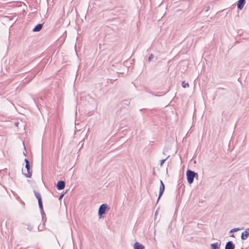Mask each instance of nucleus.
<instances>
[{"label": "nucleus", "instance_id": "nucleus-5", "mask_svg": "<svg viewBox=\"0 0 249 249\" xmlns=\"http://www.w3.org/2000/svg\"><path fill=\"white\" fill-rule=\"evenodd\" d=\"M25 168L26 169L27 174L23 173L24 175L27 178H31L32 173L30 172V165L29 162H28V163L26 164Z\"/></svg>", "mask_w": 249, "mask_h": 249}, {"label": "nucleus", "instance_id": "nucleus-3", "mask_svg": "<svg viewBox=\"0 0 249 249\" xmlns=\"http://www.w3.org/2000/svg\"><path fill=\"white\" fill-rule=\"evenodd\" d=\"M34 194L38 200L39 207L40 210H42V202L40 194L37 191H34Z\"/></svg>", "mask_w": 249, "mask_h": 249}, {"label": "nucleus", "instance_id": "nucleus-8", "mask_svg": "<svg viewBox=\"0 0 249 249\" xmlns=\"http://www.w3.org/2000/svg\"><path fill=\"white\" fill-rule=\"evenodd\" d=\"M221 246V242L219 241L215 243L211 244L210 245L211 249H219Z\"/></svg>", "mask_w": 249, "mask_h": 249}, {"label": "nucleus", "instance_id": "nucleus-4", "mask_svg": "<svg viewBox=\"0 0 249 249\" xmlns=\"http://www.w3.org/2000/svg\"><path fill=\"white\" fill-rule=\"evenodd\" d=\"M160 191H159V196H158V201H159V200L160 199V198L161 196L162 195V194L164 192V189H165V186H164V183L161 180H160Z\"/></svg>", "mask_w": 249, "mask_h": 249}, {"label": "nucleus", "instance_id": "nucleus-19", "mask_svg": "<svg viewBox=\"0 0 249 249\" xmlns=\"http://www.w3.org/2000/svg\"><path fill=\"white\" fill-rule=\"evenodd\" d=\"M24 160H25L26 164L27 163H28V162H29V160L27 159H25Z\"/></svg>", "mask_w": 249, "mask_h": 249}, {"label": "nucleus", "instance_id": "nucleus-10", "mask_svg": "<svg viewBox=\"0 0 249 249\" xmlns=\"http://www.w3.org/2000/svg\"><path fill=\"white\" fill-rule=\"evenodd\" d=\"M246 3L245 0H239L237 2V8L240 10H242Z\"/></svg>", "mask_w": 249, "mask_h": 249}, {"label": "nucleus", "instance_id": "nucleus-1", "mask_svg": "<svg viewBox=\"0 0 249 249\" xmlns=\"http://www.w3.org/2000/svg\"><path fill=\"white\" fill-rule=\"evenodd\" d=\"M186 176L188 182L191 184L193 182L194 178L197 177L198 175L194 171L188 169L186 172Z\"/></svg>", "mask_w": 249, "mask_h": 249}, {"label": "nucleus", "instance_id": "nucleus-6", "mask_svg": "<svg viewBox=\"0 0 249 249\" xmlns=\"http://www.w3.org/2000/svg\"><path fill=\"white\" fill-rule=\"evenodd\" d=\"M65 186V182L64 181H59L56 185L57 189L59 190H62L64 188Z\"/></svg>", "mask_w": 249, "mask_h": 249}, {"label": "nucleus", "instance_id": "nucleus-9", "mask_svg": "<svg viewBox=\"0 0 249 249\" xmlns=\"http://www.w3.org/2000/svg\"><path fill=\"white\" fill-rule=\"evenodd\" d=\"M235 245L232 241L228 242L225 246V249H234Z\"/></svg>", "mask_w": 249, "mask_h": 249}, {"label": "nucleus", "instance_id": "nucleus-13", "mask_svg": "<svg viewBox=\"0 0 249 249\" xmlns=\"http://www.w3.org/2000/svg\"><path fill=\"white\" fill-rule=\"evenodd\" d=\"M181 85H182V87H183L184 88L189 87L188 83H186L185 81H182V83H181Z\"/></svg>", "mask_w": 249, "mask_h": 249}, {"label": "nucleus", "instance_id": "nucleus-15", "mask_svg": "<svg viewBox=\"0 0 249 249\" xmlns=\"http://www.w3.org/2000/svg\"><path fill=\"white\" fill-rule=\"evenodd\" d=\"M239 230H240V229H239V228H235L232 229L230 231V232H235V231H239Z\"/></svg>", "mask_w": 249, "mask_h": 249}, {"label": "nucleus", "instance_id": "nucleus-12", "mask_svg": "<svg viewBox=\"0 0 249 249\" xmlns=\"http://www.w3.org/2000/svg\"><path fill=\"white\" fill-rule=\"evenodd\" d=\"M43 27V24L40 23L37 24L34 28L33 29V31L34 32L40 31Z\"/></svg>", "mask_w": 249, "mask_h": 249}, {"label": "nucleus", "instance_id": "nucleus-7", "mask_svg": "<svg viewBox=\"0 0 249 249\" xmlns=\"http://www.w3.org/2000/svg\"><path fill=\"white\" fill-rule=\"evenodd\" d=\"M249 236V228L246 230L245 231H243L241 234V239L242 240H246Z\"/></svg>", "mask_w": 249, "mask_h": 249}, {"label": "nucleus", "instance_id": "nucleus-20", "mask_svg": "<svg viewBox=\"0 0 249 249\" xmlns=\"http://www.w3.org/2000/svg\"><path fill=\"white\" fill-rule=\"evenodd\" d=\"M231 236H232V237H233V236H234V235H233V234H232V235H231Z\"/></svg>", "mask_w": 249, "mask_h": 249}, {"label": "nucleus", "instance_id": "nucleus-17", "mask_svg": "<svg viewBox=\"0 0 249 249\" xmlns=\"http://www.w3.org/2000/svg\"><path fill=\"white\" fill-rule=\"evenodd\" d=\"M41 210V215H42V218H44L45 216V213L44 212Z\"/></svg>", "mask_w": 249, "mask_h": 249}, {"label": "nucleus", "instance_id": "nucleus-11", "mask_svg": "<svg viewBox=\"0 0 249 249\" xmlns=\"http://www.w3.org/2000/svg\"><path fill=\"white\" fill-rule=\"evenodd\" d=\"M134 249H145V247L139 242H136L133 246Z\"/></svg>", "mask_w": 249, "mask_h": 249}, {"label": "nucleus", "instance_id": "nucleus-18", "mask_svg": "<svg viewBox=\"0 0 249 249\" xmlns=\"http://www.w3.org/2000/svg\"><path fill=\"white\" fill-rule=\"evenodd\" d=\"M63 196H64V194H62V195H61L59 196V200L61 199L62 198V197H63Z\"/></svg>", "mask_w": 249, "mask_h": 249}, {"label": "nucleus", "instance_id": "nucleus-2", "mask_svg": "<svg viewBox=\"0 0 249 249\" xmlns=\"http://www.w3.org/2000/svg\"><path fill=\"white\" fill-rule=\"evenodd\" d=\"M109 210L108 206L106 204H102L99 209L98 210V215L100 218L101 217L103 214H105L106 213V212Z\"/></svg>", "mask_w": 249, "mask_h": 249}, {"label": "nucleus", "instance_id": "nucleus-14", "mask_svg": "<svg viewBox=\"0 0 249 249\" xmlns=\"http://www.w3.org/2000/svg\"><path fill=\"white\" fill-rule=\"evenodd\" d=\"M169 156H168V157H167L165 159H163V160H161L160 161V165L161 166H162V165H163V164L164 163V162H165V160H166L169 158Z\"/></svg>", "mask_w": 249, "mask_h": 249}, {"label": "nucleus", "instance_id": "nucleus-16", "mask_svg": "<svg viewBox=\"0 0 249 249\" xmlns=\"http://www.w3.org/2000/svg\"><path fill=\"white\" fill-rule=\"evenodd\" d=\"M153 55L152 54H151L149 56V57H148V61L149 62H150L151 61V60L153 59Z\"/></svg>", "mask_w": 249, "mask_h": 249}]
</instances>
